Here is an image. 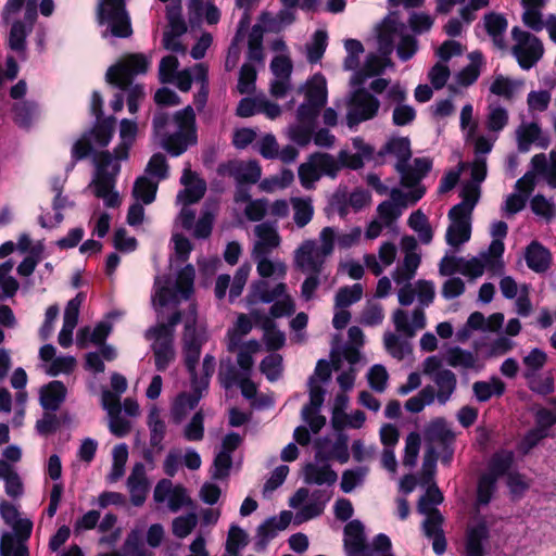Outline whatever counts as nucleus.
Wrapping results in <instances>:
<instances>
[{"instance_id":"nucleus-24","label":"nucleus","mask_w":556,"mask_h":556,"mask_svg":"<svg viewBox=\"0 0 556 556\" xmlns=\"http://www.w3.org/2000/svg\"><path fill=\"white\" fill-rule=\"evenodd\" d=\"M115 118L109 117L105 119H98L96 125L85 134L90 138L93 146L104 148L106 147L114 134Z\"/></svg>"},{"instance_id":"nucleus-22","label":"nucleus","mask_w":556,"mask_h":556,"mask_svg":"<svg viewBox=\"0 0 556 556\" xmlns=\"http://www.w3.org/2000/svg\"><path fill=\"white\" fill-rule=\"evenodd\" d=\"M426 440L430 443H437L439 446L453 445L455 440L454 432L447 427L443 418L432 420L425 430Z\"/></svg>"},{"instance_id":"nucleus-21","label":"nucleus","mask_w":556,"mask_h":556,"mask_svg":"<svg viewBox=\"0 0 556 556\" xmlns=\"http://www.w3.org/2000/svg\"><path fill=\"white\" fill-rule=\"evenodd\" d=\"M393 154L397 157L395 167H403L412 157L410 141L406 137L393 138L389 140L378 152V156Z\"/></svg>"},{"instance_id":"nucleus-15","label":"nucleus","mask_w":556,"mask_h":556,"mask_svg":"<svg viewBox=\"0 0 556 556\" xmlns=\"http://www.w3.org/2000/svg\"><path fill=\"white\" fill-rule=\"evenodd\" d=\"M516 139L518 151L521 153L528 152L532 143L538 147L547 148L549 140L542 136V130L536 123L521 124L516 130Z\"/></svg>"},{"instance_id":"nucleus-63","label":"nucleus","mask_w":556,"mask_h":556,"mask_svg":"<svg viewBox=\"0 0 556 556\" xmlns=\"http://www.w3.org/2000/svg\"><path fill=\"white\" fill-rule=\"evenodd\" d=\"M197 516L194 514H188L180 516L173 521V533L175 536L182 539L189 535L197 526Z\"/></svg>"},{"instance_id":"nucleus-38","label":"nucleus","mask_w":556,"mask_h":556,"mask_svg":"<svg viewBox=\"0 0 556 556\" xmlns=\"http://www.w3.org/2000/svg\"><path fill=\"white\" fill-rule=\"evenodd\" d=\"M294 210L293 219L299 228L306 226L313 217L314 208L309 199H292Z\"/></svg>"},{"instance_id":"nucleus-36","label":"nucleus","mask_w":556,"mask_h":556,"mask_svg":"<svg viewBox=\"0 0 556 556\" xmlns=\"http://www.w3.org/2000/svg\"><path fill=\"white\" fill-rule=\"evenodd\" d=\"M486 115V128L493 132H500L508 124V112L498 104H490Z\"/></svg>"},{"instance_id":"nucleus-55","label":"nucleus","mask_w":556,"mask_h":556,"mask_svg":"<svg viewBox=\"0 0 556 556\" xmlns=\"http://www.w3.org/2000/svg\"><path fill=\"white\" fill-rule=\"evenodd\" d=\"M184 437L188 441H201L204 437V415L197 412L184 430Z\"/></svg>"},{"instance_id":"nucleus-59","label":"nucleus","mask_w":556,"mask_h":556,"mask_svg":"<svg viewBox=\"0 0 556 556\" xmlns=\"http://www.w3.org/2000/svg\"><path fill=\"white\" fill-rule=\"evenodd\" d=\"M491 266L490 255L481 254V257H472L469 261L462 262L460 271L464 275H470L471 277H479L483 274L484 267Z\"/></svg>"},{"instance_id":"nucleus-54","label":"nucleus","mask_w":556,"mask_h":556,"mask_svg":"<svg viewBox=\"0 0 556 556\" xmlns=\"http://www.w3.org/2000/svg\"><path fill=\"white\" fill-rule=\"evenodd\" d=\"M0 556H29V553L25 544L15 545V538L5 532L0 541Z\"/></svg>"},{"instance_id":"nucleus-52","label":"nucleus","mask_w":556,"mask_h":556,"mask_svg":"<svg viewBox=\"0 0 556 556\" xmlns=\"http://www.w3.org/2000/svg\"><path fill=\"white\" fill-rule=\"evenodd\" d=\"M327 47V33L317 30L313 36V42L307 45V60L314 64L320 61Z\"/></svg>"},{"instance_id":"nucleus-45","label":"nucleus","mask_w":556,"mask_h":556,"mask_svg":"<svg viewBox=\"0 0 556 556\" xmlns=\"http://www.w3.org/2000/svg\"><path fill=\"white\" fill-rule=\"evenodd\" d=\"M368 472L367 467L346 469L341 477L340 488L344 493H351L357 485H361Z\"/></svg>"},{"instance_id":"nucleus-17","label":"nucleus","mask_w":556,"mask_h":556,"mask_svg":"<svg viewBox=\"0 0 556 556\" xmlns=\"http://www.w3.org/2000/svg\"><path fill=\"white\" fill-rule=\"evenodd\" d=\"M508 22L503 14L489 12L483 16V27L492 39L495 48L505 50L507 48L504 35L506 33Z\"/></svg>"},{"instance_id":"nucleus-2","label":"nucleus","mask_w":556,"mask_h":556,"mask_svg":"<svg viewBox=\"0 0 556 556\" xmlns=\"http://www.w3.org/2000/svg\"><path fill=\"white\" fill-rule=\"evenodd\" d=\"M397 39V56L406 62L417 52L418 41L413 35L406 33V25L399 21L397 14L390 13L378 27V50L388 63H391L390 55Z\"/></svg>"},{"instance_id":"nucleus-43","label":"nucleus","mask_w":556,"mask_h":556,"mask_svg":"<svg viewBox=\"0 0 556 556\" xmlns=\"http://www.w3.org/2000/svg\"><path fill=\"white\" fill-rule=\"evenodd\" d=\"M496 479L494 475L483 473L477 485V503L479 505H488L496 489Z\"/></svg>"},{"instance_id":"nucleus-18","label":"nucleus","mask_w":556,"mask_h":556,"mask_svg":"<svg viewBox=\"0 0 556 556\" xmlns=\"http://www.w3.org/2000/svg\"><path fill=\"white\" fill-rule=\"evenodd\" d=\"M127 486L130 492V501L135 506H141L146 501L148 481L143 464L137 463L132 467L127 479Z\"/></svg>"},{"instance_id":"nucleus-13","label":"nucleus","mask_w":556,"mask_h":556,"mask_svg":"<svg viewBox=\"0 0 556 556\" xmlns=\"http://www.w3.org/2000/svg\"><path fill=\"white\" fill-rule=\"evenodd\" d=\"M254 233L258 240L253 247L252 255H268L280 244L276 222H264L256 225Z\"/></svg>"},{"instance_id":"nucleus-28","label":"nucleus","mask_w":556,"mask_h":556,"mask_svg":"<svg viewBox=\"0 0 556 556\" xmlns=\"http://www.w3.org/2000/svg\"><path fill=\"white\" fill-rule=\"evenodd\" d=\"M159 181H152L146 175L139 176L132 187V195L141 200L144 204H150L155 200Z\"/></svg>"},{"instance_id":"nucleus-7","label":"nucleus","mask_w":556,"mask_h":556,"mask_svg":"<svg viewBox=\"0 0 556 556\" xmlns=\"http://www.w3.org/2000/svg\"><path fill=\"white\" fill-rule=\"evenodd\" d=\"M511 37L516 43L511 48V54L516 58L518 65L529 71L542 59L544 47L542 41L534 35L522 30L518 26L511 29Z\"/></svg>"},{"instance_id":"nucleus-53","label":"nucleus","mask_w":556,"mask_h":556,"mask_svg":"<svg viewBox=\"0 0 556 556\" xmlns=\"http://www.w3.org/2000/svg\"><path fill=\"white\" fill-rule=\"evenodd\" d=\"M166 17L170 27V30L167 33H174V35H184L187 31V25L181 14L180 2L177 4L173 2L169 7H167Z\"/></svg>"},{"instance_id":"nucleus-29","label":"nucleus","mask_w":556,"mask_h":556,"mask_svg":"<svg viewBox=\"0 0 556 556\" xmlns=\"http://www.w3.org/2000/svg\"><path fill=\"white\" fill-rule=\"evenodd\" d=\"M522 86V80H513L503 75H497L490 86V92L510 101L515 97V92Z\"/></svg>"},{"instance_id":"nucleus-42","label":"nucleus","mask_w":556,"mask_h":556,"mask_svg":"<svg viewBox=\"0 0 556 556\" xmlns=\"http://www.w3.org/2000/svg\"><path fill=\"white\" fill-rule=\"evenodd\" d=\"M169 165L163 153H154L149 160L144 173L156 178V181L164 180L168 177Z\"/></svg>"},{"instance_id":"nucleus-3","label":"nucleus","mask_w":556,"mask_h":556,"mask_svg":"<svg viewBox=\"0 0 556 556\" xmlns=\"http://www.w3.org/2000/svg\"><path fill=\"white\" fill-rule=\"evenodd\" d=\"M185 313L177 309L166 323H159L146 330L144 338L151 340L155 368L164 371L175 358V327L184 320Z\"/></svg>"},{"instance_id":"nucleus-32","label":"nucleus","mask_w":556,"mask_h":556,"mask_svg":"<svg viewBox=\"0 0 556 556\" xmlns=\"http://www.w3.org/2000/svg\"><path fill=\"white\" fill-rule=\"evenodd\" d=\"M363 296V286L361 283H354L349 287H341L334 296V307L345 308L356 302Z\"/></svg>"},{"instance_id":"nucleus-10","label":"nucleus","mask_w":556,"mask_h":556,"mask_svg":"<svg viewBox=\"0 0 556 556\" xmlns=\"http://www.w3.org/2000/svg\"><path fill=\"white\" fill-rule=\"evenodd\" d=\"M326 257L315 240H305L294 251V266L303 274H323Z\"/></svg>"},{"instance_id":"nucleus-20","label":"nucleus","mask_w":556,"mask_h":556,"mask_svg":"<svg viewBox=\"0 0 556 556\" xmlns=\"http://www.w3.org/2000/svg\"><path fill=\"white\" fill-rule=\"evenodd\" d=\"M432 380L438 387L437 400L444 405L456 390V375L450 369H441L432 376Z\"/></svg>"},{"instance_id":"nucleus-9","label":"nucleus","mask_w":556,"mask_h":556,"mask_svg":"<svg viewBox=\"0 0 556 556\" xmlns=\"http://www.w3.org/2000/svg\"><path fill=\"white\" fill-rule=\"evenodd\" d=\"M379 106V100L366 89L359 88L355 90L350 100V108L346 114L348 126L353 128L364 121L374 118Z\"/></svg>"},{"instance_id":"nucleus-37","label":"nucleus","mask_w":556,"mask_h":556,"mask_svg":"<svg viewBox=\"0 0 556 556\" xmlns=\"http://www.w3.org/2000/svg\"><path fill=\"white\" fill-rule=\"evenodd\" d=\"M523 376L528 381L529 389L540 395L552 394L555 390L554 378L551 375L543 378L534 372H525Z\"/></svg>"},{"instance_id":"nucleus-48","label":"nucleus","mask_w":556,"mask_h":556,"mask_svg":"<svg viewBox=\"0 0 556 556\" xmlns=\"http://www.w3.org/2000/svg\"><path fill=\"white\" fill-rule=\"evenodd\" d=\"M31 31L27 28L26 23L22 21H16L12 24L10 36H9V46L12 50L16 52H21L25 50L26 47V37L27 34Z\"/></svg>"},{"instance_id":"nucleus-61","label":"nucleus","mask_w":556,"mask_h":556,"mask_svg":"<svg viewBox=\"0 0 556 556\" xmlns=\"http://www.w3.org/2000/svg\"><path fill=\"white\" fill-rule=\"evenodd\" d=\"M232 466L231 455L218 452L213 460L212 479L222 480L229 476Z\"/></svg>"},{"instance_id":"nucleus-31","label":"nucleus","mask_w":556,"mask_h":556,"mask_svg":"<svg viewBox=\"0 0 556 556\" xmlns=\"http://www.w3.org/2000/svg\"><path fill=\"white\" fill-rule=\"evenodd\" d=\"M445 358L447 364L454 368H475L477 362V357L472 352L463 350L459 346L450 348L446 351Z\"/></svg>"},{"instance_id":"nucleus-5","label":"nucleus","mask_w":556,"mask_h":556,"mask_svg":"<svg viewBox=\"0 0 556 556\" xmlns=\"http://www.w3.org/2000/svg\"><path fill=\"white\" fill-rule=\"evenodd\" d=\"M97 174L90 186H93V193L97 198L104 200L108 207H118L121 198L118 192L114 191L116 177L121 172V165L113 164V157L110 151L100 152L97 157Z\"/></svg>"},{"instance_id":"nucleus-60","label":"nucleus","mask_w":556,"mask_h":556,"mask_svg":"<svg viewBox=\"0 0 556 556\" xmlns=\"http://www.w3.org/2000/svg\"><path fill=\"white\" fill-rule=\"evenodd\" d=\"M420 264V255L417 253H406L403 261V269L401 271H396V276L394 277L397 283L403 280H410Z\"/></svg>"},{"instance_id":"nucleus-35","label":"nucleus","mask_w":556,"mask_h":556,"mask_svg":"<svg viewBox=\"0 0 556 556\" xmlns=\"http://www.w3.org/2000/svg\"><path fill=\"white\" fill-rule=\"evenodd\" d=\"M309 403L302 408V418L316 414L325 400V390L316 384L315 377H309Z\"/></svg>"},{"instance_id":"nucleus-25","label":"nucleus","mask_w":556,"mask_h":556,"mask_svg":"<svg viewBox=\"0 0 556 556\" xmlns=\"http://www.w3.org/2000/svg\"><path fill=\"white\" fill-rule=\"evenodd\" d=\"M306 103L323 109L327 103V87L323 75L317 74L307 84L305 92Z\"/></svg>"},{"instance_id":"nucleus-47","label":"nucleus","mask_w":556,"mask_h":556,"mask_svg":"<svg viewBox=\"0 0 556 556\" xmlns=\"http://www.w3.org/2000/svg\"><path fill=\"white\" fill-rule=\"evenodd\" d=\"M247 302L249 304L271 303L273 296H270V289L268 281L264 279L252 282L250 291L247 295Z\"/></svg>"},{"instance_id":"nucleus-16","label":"nucleus","mask_w":556,"mask_h":556,"mask_svg":"<svg viewBox=\"0 0 556 556\" xmlns=\"http://www.w3.org/2000/svg\"><path fill=\"white\" fill-rule=\"evenodd\" d=\"M525 260L531 270L542 274L551 267L552 254L547 248L534 240L526 248Z\"/></svg>"},{"instance_id":"nucleus-39","label":"nucleus","mask_w":556,"mask_h":556,"mask_svg":"<svg viewBox=\"0 0 556 556\" xmlns=\"http://www.w3.org/2000/svg\"><path fill=\"white\" fill-rule=\"evenodd\" d=\"M309 159L313 162V164L316 166L317 170L319 169L321 173H324L328 176H331V177H336L337 173L341 168L340 161L339 160L337 161L329 153L316 152V153H313L309 156Z\"/></svg>"},{"instance_id":"nucleus-64","label":"nucleus","mask_w":556,"mask_h":556,"mask_svg":"<svg viewBox=\"0 0 556 556\" xmlns=\"http://www.w3.org/2000/svg\"><path fill=\"white\" fill-rule=\"evenodd\" d=\"M61 426L60 418L52 410H45L42 418L37 420L36 430L41 435L54 433Z\"/></svg>"},{"instance_id":"nucleus-12","label":"nucleus","mask_w":556,"mask_h":556,"mask_svg":"<svg viewBox=\"0 0 556 556\" xmlns=\"http://www.w3.org/2000/svg\"><path fill=\"white\" fill-rule=\"evenodd\" d=\"M292 513L283 510L280 513L279 517H270L260 525L256 529L255 551H265L268 542L273 540L279 531L285 530L290 525Z\"/></svg>"},{"instance_id":"nucleus-51","label":"nucleus","mask_w":556,"mask_h":556,"mask_svg":"<svg viewBox=\"0 0 556 556\" xmlns=\"http://www.w3.org/2000/svg\"><path fill=\"white\" fill-rule=\"evenodd\" d=\"M260 369L269 381L278 380L282 371V357L279 354H270L264 357Z\"/></svg>"},{"instance_id":"nucleus-30","label":"nucleus","mask_w":556,"mask_h":556,"mask_svg":"<svg viewBox=\"0 0 556 556\" xmlns=\"http://www.w3.org/2000/svg\"><path fill=\"white\" fill-rule=\"evenodd\" d=\"M514 463V453L511 451L502 450L493 454L489 463L488 475H494L497 480L506 475Z\"/></svg>"},{"instance_id":"nucleus-33","label":"nucleus","mask_w":556,"mask_h":556,"mask_svg":"<svg viewBox=\"0 0 556 556\" xmlns=\"http://www.w3.org/2000/svg\"><path fill=\"white\" fill-rule=\"evenodd\" d=\"M123 551L126 556H153L142 541V534L139 530H131L123 544Z\"/></svg>"},{"instance_id":"nucleus-11","label":"nucleus","mask_w":556,"mask_h":556,"mask_svg":"<svg viewBox=\"0 0 556 556\" xmlns=\"http://www.w3.org/2000/svg\"><path fill=\"white\" fill-rule=\"evenodd\" d=\"M217 173L220 176L235 178L238 185L256 184L262 174L261 166L256 161H229L218 165Z\"/></svg>"},{"instance_id":"nucleus-19","label":"nucleus","mask_w":556,"mask_h":556,"mask_svg":"<svg viewBox=\"0 0 556 556\" xmlns=\"http://www.w3.org/2000/svg\"><path fill=\"white\" fill-rule=\"evenodd\" d=\"M337 472L331 469L328 464L318 466L316 464L308 463L304 467V481L306 484H327L330 486L337 482Z\"/></svg>"},{"instance_id":"nucleus-49","label":"nucleus","mask_w":556,"mask_h":556,"mask_svg":"<svg viewBox=\"0 0 556 556\" xmlns=\"http://www.w3.org/2000/svg\"><path fill=\"white\" fill-rule=\"evenodd\" d=\"M93 153V143L90 138L84 134L77 141L74 142L71 151L72 162L67 167L73 169L78 161H81Z\"/></svg>"},{"instance_id":"nucleus-57","label":"nucleus","mask_w":556,"mask_h":556,"mask_svg":"<svg viewBox=\"0 0 556 556\" xmlns=\"http://www.w3.org/2000/svg\"><path fill=\"white\" fill-rule=\"evenodd\" d=\"M443 502V494L440 489L433 484L430 486L426 494L418 501V510L420 514H432L433 505H439Z\"/></svg>"},{"instance_id":"nucleus-40","label":"nucleus","mask_w":556,"mask_h":556,"mask_svg":"<svg viewBox=\"0 0 556 556\" xmlns=\"http://www.w3.org/2000/svg\"><path fill=\"white\" fill-rule=\"evenodd\" d=\"M257 73L250 63H244L239 72L237 89L240 94H250L255 91Z\"/></svg>"},{"instance_id":"nucleus-50","label":"nucleus","mask_w":556,"mask_h":556,"mask_svg":"<svg viewBox=\"0 0 556 556\" xmlns=\"http://www.w3.org/2000/svg\"><path fill=\"white\" fill-rule=\"evenodd\" d=\"M248 544V534L239 526L232 525L228 531L226 552L238 555L239 551Z\"/></svg>"},{"instance_id":"nucleus-1","label":"nucleus","mask_w":556,"mask_h":556,"mask_svg":"<svg viewBox=\"0 0 556 556\" xmlns=\"http://www.w3.org/2000/svg\"><path fill=\"white\" fill-rule=\"evenodd\" d=\"M152 127L154 134L162 138L163 149L172 156H179L198 143L195 113L191 105L177 111L173 116L156 110Z\"/></svg>"},{"instance_id":"nucleus-56","label":"nucleus","mask_w":556,"mask_h":556,"mask_svg":"<svg viewBox=\"0 0 556 556\" xmlns=\"http://www.w3.org/2000/svg\"><path fill=\"white\" fill-rule=\"evenodd\" d=\"M214 213L210 210H203L201 216L194 223L193 226V237L197 239H206L211 236L213 224H214Z\"/></svg>"},{"instance_id":"nucleus-26","label":"nucleus","mask_w":556,"mask_h":556,"mask_svg":"<svg viewBox=\"0 0 556 556\" xmlns=\"http://www.w3.org/2000/svg\"><path fill=\"white\" fill-rule=\"evenodd\" d=\"M472 391L479 402H486L492 397V395H503L505 392V383L501 379L494 377L491 382L476 381L472 386Z\"/></svg>"},{"instance_id":"nucleus-23","label":"nucleus","mask_w":556,"mask_h":556,"mask_svg":"<svg viewBox=\"0 0 556 556\" xmlns=\"http://www.w3.org/2000/svg\"><path fill=\"white\" fill-rule=\"evenodd\" d=\"M489 538V528L485 522H479L470 528L466 538V555L467 556H483V542Z\"/></svg>"},{"instance_id":"nucleus-41","label":"nucleus","mask_w":556,"mask_h":556,"mask_svg":"<svg viewBox=\"0 0 556 556\" xmlns=\"http://www.w3.org/2000/svg\"><path fill=\"white\" fill-rule=\"evenodd\" d=\"M194 268L191 265L184 267L177 276L174 289L184 300H189L193 292Z\"/></svg>"},{"instance_id":"nucleus-27","label":"nucleus","mask_w":556,"mask_h":556,"mask_svg":"<svg viewBox=\"0 0 556 556\" xmlns=\"http://www.w3.org/2000/svg\"><path fill=\"white\" fill-rule=\"evenodd\" d=\"M468 58L470 59V64L456 75L457 83L465 87L472 85L478 79L483 55L480 51H473L469 53Z\"/></svg>"},{"instance_id":"nucleus-62","label":"nucleus","mask_w":556,"mask_h":556,"mask_svg":"<svg viewBox=\"0 0 556 556\" xmlns=\"http://www.w3.org/2000/svg\"><path fill=\"white\" fill-rule=\"evenodd\" d=\"M251 267L248 264L241 265L233 277L232 282L230 283L229 290V301L233 302L239 295H241L243 288L247 283Z\"/></svg>"},{"instance_id":"nucleus-6","label":"nucleus","mask_w":556,"mask_h":556,"mask_svg":"<svg viewBox=\"0 0 556 556\" xmlns=\"http://www.w3.org/2000/svg\"><path fill=\"white\" fill-rule=\"evenodd\" d=\"M184 355L185 366L190 376H195V368L200 359L201 349L204 339L197 330L198 326V311L197 305L191 303L184 316Z\"/></svg>"},{"instance_id":"nucleus-14","label":"nucleus","mask_w":556,"mask_h":556,"mask_svg":"<svg viewBox=\"0 0 556 556\" xmlns=\"http://www.w3.org/2000/svg\"><path fill=\"white\" fill-rule=\"evenodd\" d=\"M67 389L60 380H52L39 389V403L43 410L56 412L65 402Z\"/></svg>"},{"instance_id":"nucleus-44","label":"nucleus","mask_w":556,"mask_h":556,"mask_svg":"<svg viewBox=\"0 0 556 556\" xmlns=\"http://www.w3.org/2000/svg\"><path fill=\"white\" fill-rule=\"evenodd\" d=\"M248 59L254 62H263V29L260 25H254L249 35Z\"/></svg>"},{"instance_id":"nucleus-8","label":"nucleus","mask_w":556,"mask_h":556,"mask_svg":"<svg viewBox=\"0 0 556 556\" xmlns=\"http://www.w3.org/2000/svg\"><path fill=\"white\" fill-rule=\"evenodd\" d=\"M148 67L149 61L147 58L141 53H134L125 62L110 66L105 74V80L121 90H126L132 85L134 77L138 74H144Z\"/></svg>"},{"instance_id":"nucleus-58","label":"nucleus","mask_w":556,"mask_h":556,"mask_svg":"<svg viewBox=\"0 0 556 556\" xmlns=\"http://www.w3.org/2000/svg\"><path fill=\"white\" fill-rule=\"evenodd\" d=\"M420 443H421V440H420V435L418 432H415V431L410 432L406 437L405 455L403 458L404 466L413 467L416 465L417 457H418L419 450H420Z\"/></svg>"},{"instance_id":"nucleus-4","label":"nucleus","mask_w":556,"mask_h":556,"mask_svg":"<svg viewBox=\"0 0 556 556\" xmlns=\"http://www.w3.org/2000/svg\"><path fill=\"white\" fill-rule=\"evenodd\" d=\"M98 23L105 26L102 37L129 38L132 35L130 16L125 0H100L97 8Z\"/></svg>"},{"instance_id":"nucleus-46","label":"nucleus","mask_w":556,"mask_h":556,"mask_svg":"<svg viewBox=\"0 0 556 556\" xmlns=\"http://www.w3.org/2000/svg\"><path fill=\"white\" fill-rule=\"evenodd\" d=\"M38 106L33 101L17 102L13 106L14 121L22 127H28L37 114Z\"/></svg>"},{"instance_id":"nucleus-34","label":"nucleus","mask_w":556,"mask_h":556,"mask_svg":"<svg viewBox=\"0 0 556 556\" xmlns=\"http://www.w3.org/2000/svg\"><path fill=\"white\" fill-rule=\"evenodd\" d=\"M470 222L452 223L445 235L447 244L457 248L470 239Z\"/></svg>"}]
</instances>
